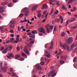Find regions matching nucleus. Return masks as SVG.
Here are the masks:
<instances>
[{"instance_id":"nucleus-27","label":"nucleus","mask_w":77,"mask_h":77,"mask_svg":"<svg viewBox=\"0 0 77 77\" xmlns=\"http://www.w3.org/2000/svg\"><path fill=\"white\" fill-rule=\"evenodd\" d=\"M60 18L61 19V24H62L63 23V19L62 18L63 17L61 16H60Z\"/></svg>"},{"instance_id":"nucleus-24","label":"nucleus","mask_w":77,"mask_h":77,"mask_svg":"<svg viewBox=\"0 0 77 77\" xmlns=\"http://www.w3.org/2000/svg\"><path fill=\"white\" fill-rule=\"evenodd\" d=\"M75 47V45H74V44H72L71 46L70 50H72V49H73V48H74V47Z\"/></svg>"},{"instance_id":"nucleus-43","label":"nucleus","mask_w":77,"mask_h":77,"mask_svg":"<svg viewBox=\"0 0 77 77\" xmlns=\"http://www.w3.org/2000/svg\"><path fill=\"white\" fill-rule=\"evenodd\" d=\"M20 61H23V60H24V58H21L20 59Z\"/></svg>"},{"instance_id":"nucleus-51","label":"nucleus","mask_w":77,"mask_h":77,"mask_svg":"<svg viewBox=\"0 0 77 77\" xmlns=\"http://www.w3.org/2000/svg\"><path fill=\"white\" fill-rule=\"evenodd\" d=\"M6 43H7V44H8V43H9V42H11V41L7 40L6 41Z\"/></svg>"},{"instance_id":"nucleus-6","label":"nucleus","mask_w":77,"mask_h":77,"mask_svg":"<svg viewBox=\"0 0 77 77\" xmlns=\"http://www.w3.org/2000/svg\"><path fill=\"white\" fill-rule=\"evenodd\" d=\"M38 30L39 32H41L42 33H45V30H44V29L43 28L41 27L40 29H38Z\"/></svg>"},{"instance_id":"nucleus-37","label":"nucleus","mask_w":77,"mask_h":77,"mask_svg":"<svg viewBox=\"0 0 77 77\" xmlns=\"http://www.w3.org/2000/svg\"><path fill=\"white\" fill-rule=\"evenodd\" d=\"M19 37H20V35H17V38H16V39H17V38H18V41H20V39H19Z\"/></svg>"},{"instance_id":"nucleus-1","label":"nucleus","mask_w":77,"mask_h":77,"mask_svg":"<svg viewBox=\"0 0 77 77\" xmlns=\"http://www.w3.org/2000/svg\"><path fill=\"white\" fill-rule=\"evenodd\" d=\"M56 75V73H55L54 70H52L51 72L48 74V77H50L51 75L52 77H54Z\"/></svg>"},{"instance_id":"nucleus-18","label":"nucleus","mask_w":77,"mask_h":77,"mask_svg":"<svg viewBox=\"0 0 77 77\" xmlns=\"http://www.w3.org/2000/svg\"><path fill=\"white\" fill-rule=\"evenodd\" d=\"M8 54L9 56H11V57H14V55H13V54L11 52H8Z\"/></svg>"},{"instance_id":"nucleus-34","label":"nucleus","mask_w":77,"mask_h":77,"mask_svg":"<svg viewBox=\"0 0 77 77\" xmlns=\"http://www.w3.org/2000/svg\"><path fill=\"white\" fill-rule=\"evenodd\" d=\"M37 16L38 17V18H40L41 16V13H38V14H37Z\"/></svg>"},{"instance_id":"nucleus-5","label":"nucleus","mask_w":77,"mask_h":77,"mask_svg":"<svg viewBox=\"0 0 77 77\" xmlns=\"http://www.w3.org/2000/svg\"><path fill=\"white\" fill-rule=\"evenodd\" d=\"M45 53H46V54H45V55L46 57H47L48 58H50V57L51 56L50 54V53H49V52H48V51H45Z\"/></svg>"},{"instance_id":"nucleus-26","label":"nucleus","mask_w":77,"mask_h":77,"mask_svg":"<svg viewBox=\"0 0 77 77\" xmlns=\"http://www.w3.org/2000/svg\"><path fill=\"white\" fill-rule=\"evenodd\" d=\"M8 3L7 2H5L2 3L1 5H7Z\"/></svg>"},{"instance_id":"nucleus-60","label":"nucleus","mask_w":77,"mask_h":77,"mask_svg":"<svg viewBox=\"0 0 77 77\" xmlns=\"http://www.w3.org/2000/svg\"><path fill=\"white\" fill-rule=\"evenodd\" d=\"M3 8L2 7H0V10H3Z\"/></svg>"},{"instance_id":"nucleus-50","label":"nucleus","mask_w":77,"mask_h":77,"mask_svg":"<svg viewBox=\"0 0 77 77\" xmlns=\"http://www.w3.org/2000/svg\"><path fill=\"white\" fill-rule=\"evenodd\" d=\"M17 0H13V2L14 3H17Z\"/></svg>"},{"instance_id":"nucleus-12","label":"nucleus","mask_w":77,"mask_h":77,"mask_svg":"<svg viewBox=\"0 0 77 77\" xmlns=\"http://www.w3.org/2000/svg\"><path fill=\"white\" fill-rule=\"evenodd\" d=\"M47 5L45 4H44L43 5V8H42V9H43L44 10V9H47Z\"/></svg>"},{"instance_id":"nucleus-47","label":"nucleus","mask_w":77,"mask_h":77,"mask_svg":"<svg viewBox=\"0 0 77 77\" xmlns=\"http://www.w3.org/2000/svg\"><path fill=\"white\" fill-rule=\"evenodd\" d=\"M45 62H47V60H48V59H47V58L45 57Z\"/></svg>"},{"instance_id":"nucleus-21","label":"nucleus","mask_w":77,"mask_h":77,"mask_svg":"<svg viewBox=\"0 0 77 77\" xmlns=\"http://www.w3.org/2000/svg\"><path fill=\"white\" fill-rule=\"evenodd\" d=\"M21 57V55H20L17 54L15 56V58L17 59H18V58H19V57Z\"/></svg>"},{"instance_id":"nucleus-8","label":"nucleus","mask_w":77,"mask_h":77,"mask_svg":"<svg viewBox=\"0 0 77 77\" xmlns=\"http://www.w3.org/2000/svg\"><path fill=\"white\" fill-rule=\"evenodd\" d=\"M36 68L38 70H39L40 71H42V69L41 66H39L38 65H37L36 66Z\"/></svg>"},{"instance_id":"nucleus-53","label":"nucleus","mask_w":77,"mask_h":77,"mask_svg":"<svg viewBox=\"0 0 77 77\" xmlns=\"http://www.w3.org/2000/svg\"><path fill=\"white\" fill-rule=\"evenodd\" d=\"M14 38H12L10 39V41H14Z\"/></svg>"},{"instance_id":"nucleus-32","label":"nucleus","mask_w":77,"mask_h":77,"mask_svg":"<svg viewBox=\"0 0 77 77\" xmlns=\"http://www.w3.org/2000/svg\"><path fill=\"white\" fill-rule=\"evenodd\" d=\"M60 64H62L64 63V61L63 60H61L60 61Z\"/></svg>"},{"instance_id":"nucleus-42","label":"nucleus","mask_w":77,"mask_h":77,"mask_svg":"<svg viewBox=\"0 0 77 77\" xmlns=\"http://www.w3.org/2000/svg\"><path fill=\"white\" fill-rule=\"evenodd\" d=\"M65 32H62L61 34V36H65Z\"/></svg>"},{"instance_id":"nucleus-40","label":"nucleus","mask_w":77,"mask_h":77,"mask_svg":"<svg viewBox=\"0 0 77 77\" xmlns=\"http://www.w3.org/2000/svg\"><path fill=\"white\" fill-rule=\"evenodd\" d=\"M4 48H4V47L2 46L1 48L0 49V51H3V50L4 49Z\"/></svg>"},{"instance_id":"nucleus-28","label":"nucleus","mask_w":77,"mask_h":77,"mask_svg":"<svg viewBox=\"0 0 77 77\" xmlns=\"http://www.w3.org/2000/svg\"><path fill=\"white\" fill-rule=\"evenodd\" d=\"M21 55L23 57H26V54L24 52L22 53Z\"/></svg>"},{"instance_id":"nucleus-15","label":"nucleus","mask_w":77,"mask_h":77,"mask_svg":"<svg viewBox=\"0 0 77 77\" xmlns=\"http://www.w3.org/2000/svg\"><path fill=\"white\" fill-rule=\"evenodd\" d=\"M29 14V11H27L24 14V15L25 17H27L28 16V15Z\"/></svg>"},{"instance_id":"nucleus-29","label":"nucleus","mask_w":77,"mask_h":77,"mask_svg":"<svg viewBox=\"0 0 77 77\" xmlns=\"http://www.w3.org/2000/svg\"><path fill=\"white\" fill-rule=\"evenodd\" d=\"M29 38H34V37H35V35L33 34H32L31 35L29 36Z\"/></svg>"},{"instance_id":"nucleus-31","label":"nucleus","mask_w":77,"mask_h":77,"mask_svg":"<svg viewBox=\"0 0 77 77\" xmlns=\"http://www.w3.org/2000/svg\"><path fill=\"white\" fill-rule=\"evenodd\" d=\"M49 29L51 30L53 29V26L51 25L49 26Z\"/></svg>"},{"instance_id":"nucleus-36","label":"nucleus","mask_w":77,"mask_h":77,"mask_svg":"<svg viewBox=\"0 0 77 77\" xmlns=\"http://www.w3.org/2000/svg\"><path fill=\"white\" fill-rule=\"evenodd\" d=\"M77 60V58L76 57H75L74 59H73V61L74 62H75Z\"/></svg>"},{"instance_id":"nucleus-59","label":"nucleus","mask_w":77,"mask_h":77,"mask_svg":"<svg viewBox=\"0 0 77 77\" xmlns=\"http://www.w3.org/2000/svg\"><path fill=\"white\" fill-rule=\"evenodd\" d=\"M31 32H28L27 35H31Z\"/></svg>"},{"instance_id":"nucleus-54","label":"nucleus","mask_w":77,"mask_h":77,"mask_svg":"<svg viewBox=\"0 0 77 77\" xmlns=\"http://www.w3.org/2000/svg\"><path fill=\"white\" fill-rule=\"evenodd\" d=\"M55 14H53V15L52 16V17L54 18V17H55Z\"/></svg>"},{"instance_id":"nucleus-63","label":"nucleus","mask_w":77,"mask_h":77,"mask_svg":"<svg viewBox=\"0 0 77 77\" xmlns=\"http://www.w3.org/2000/svg\"><path fill=\"white\" fill-rule=\"evenodd\" d=\"M18 31H20V26L18 27Z\"/></svg>"},{"instance_id":"nucleus-19","label":"nucleus","mask_w":77,"mask_h":77,"mask_svg":"<svg viewBox=\"0 0 77 77\" xmlns=\"http://www.w3.org/2000/svg\"><path fill=\"white\" fill-rule=\"evenodd\" d=\"M50 2H49V3L50 5H54V3H54V1H53L52 0H49Z\"/></svg>"},{"instance_id":"nucleus-35","label":"nucleus","mask_w":77,"mask_h":77,"mask_svg":"<svg viewBox=\"0 0 77 77\" xmlns=\"http://www.w3.org/2000/svg\"><path fill=\"white\" fill-rule=\"evenodd\" d=\"M8 7H12V3H10L8 5Z\"/></svg>"},{"instance_id":"nucleus-46","label":"nucleus","mask_w":77,"mask_h":77,"mask_svg":"<svg viewBox=\"0 0 77 77\" xmlns=\"http://www.w3.org/2000/svg\"><path fill=\"white\" fill-rule=\"evenodd\" d=\"M35 41H31V42L30 43L31 44H33L34 42Z\"/></svg>"},{"instance_id":"nucleus-20","label":"nucleus","mask_w":77,"mask_h":77,"mask_svg":"<svg viewBox=\"0 0 77 77\" xmlns=\"http://www.w3.org/2000/svg\"><path fill=\"white\" fill-rule=\"evenodd\" d=\"M65 47L66 49L67 50H69V47H68V45L66 44H64Z\"/></svg>"},{"instance_id":"nucleus-64","label":"nucleus","mask_w":77,"mask_h":77,"mask_svg":"<svg viewBox=\"0 0 77 77\" xmlns=\"http://www.w3.org/2000/svg\"><path fill=\"white\" fill-rule=\"evenodd\" d=\"M24 22H27V20L25 19L24 20Z\"/></svg>"},{"instance_id":"nucleus-13","label":"nucleus","mask_w":77,"mask_h":77,"mask_svg":"<svg viewBox=\"0 0 77 77\" xmlns=\"http://www.w3.org/2000/svg\"><path fill=\"white\" fill-rule=\"evenodd\" d=\"M60 46H61V47H62L63 48L64 50H66V48H65V45H63V44L62 43H60Z\"/></svg>"},{"instance_id":"nucleus-16","label":"nucleus","mask_w":77,"mask_h":77,"mask_svg":"<svg viewBox=\"0 0 77 77\" xmlns=\"http://www.w3.org/2000/svg\"><path fill=\"white\" fill-rule=\"evenodd\" d=\"M7 50H8V48H5L4 49V51H2V52L3 53H4V54H6L7 52Z\"/></svg>"},{"instance_id":"nucleus-11","label":"nucleus","mask_w":77,"mask_h":77,"mask_svg":"<svg viewBox=\"0 0 77 77\" xmlns=\"http://www.w3.org/2000/svg\"><path fill=\"white\" fill-rule=\"evenodd\" d=\"M18 41V38H16V41L14 40L13 42H12L13 44H15V43L17 44Z\"/></svg>"},{"instance_id":"nucleus-56","label":"nucleus","mask_w":77,"mask_h":77,"mask_svg":"<svg viewBox=\"0 0 77 77\" xmlns=\"http://www.w3.org/2000/svg\"><path fill=\"white\" fill-rule=\"evenodd\" d=\"M77 26H74L73 28H72V29H75V28H77Z\"/></svg>"},{"instance_id":"nucleus-58","label":"nucleus","mask_w":77,"mask_h":77,"mask_svg":"<svg viewBox=\"0 0 77 77\" xmlns=\"http://www.w3.org/2000/svg\"><path fill=\"white\" fill-rule=\"evenodd\" d=\"M56 29H57L56 26H55L54 28V31H55L56 30Z\"/></svg>"},{"instance_id":"nucleus-30","label":"nucleus","mask_w":77,"mask_h":77,"mask_svg":"<svg viewBox=\"0 0 77 77\" xmlns=\"http://www.w3.org/2000/svg\"><path fill=\"white\" fill-rule=\"evenodd\" d=\"M24 15V14H20L19 17H20V18H21V17H23V16Z\"/></svg>"},{"instance_id":"nucleus-33","label":"nucleus","mask_w":77,"mask_h":77,"mask_svg":"<svg viewBox=\"0 0 77 77\" xmlns=\"http://www.w3.org/2000/svg\"><path fill=\"white\" fill-rule=\"evenodd\" d=\"M46 30L47 33H50V29H48V28H47Z\"/></svg>"},{"instance_id":"nucleus-38","label":"nucleus","mask_w":77,"mask_h":77,"mask_svg":"<svg viewBox=\"0 0 77 77\" xmlns=\"http://www.w3.org/2000/svg\"><path fill=\"white\" fill-rule=\"evenodd\" d=\"M55 22H59L60 21V19H56L55 20Z\"/></svg>"},{"instance_id":"nucleus-49","label":"nucleus","mask_w":77,"mask_h":77,"mask_svg":"<svg viewBox=\"0 0 77 77\" xmlns=\"http://www.w3.org/2000/svg\"><path fill=\"white\" fill-rule=\"evenodd\" d=\"M62 53H63V51H62L61 52H59L58 53V55H60V54H61Z\"/></svg>"},{"instance_id":"nucleus-10","label":"nucleus","mask_w":77,"mask_h":77,"mask_svg":"<svg viewBox=\"0 0 77 77\" xmlns=\"http://www.w3.org/2000/svg\"><path fill=\"white\" fill-rule=\"evenodd\" d=\"M0 30H1V32L2 33H4L5 30H4V27H3V26H0Z\"/></svg>"},{"instance_id":"nucleus-62","label":"nucleus","mask_w":77,"mask_h":77,"mask_svg":"<svg viewBox=\"0 0 77 77\" xmlns=\"http://www.w3.org/2000/svg\"><path fill=\"white\" fill-rule=\"evenodd\" d=\"M48 26H49V24L47 25L46 26V28H47H47H48Z\"/></svg>"},{"instance_id":"nucleus-41","label":"nucleus","mask_w":77,"mask_h":77,"mask_svg":"<svg viewBox=\"0 0 77 77\" xmlns=\"http://www.w3.org/2000/svg\"><path fill=\"white\" fill-rule=\"evenodd\" d=\"M41 63V65H44V62H43V61H42L40 63Z\"/></svg>"},{"instance_id":"nucleus-3","label":"nucleus","mask_w":77,"mask_h":77,"mask_svg":"<svg viewBox=\"0 0 77 77\" xmlns=\"http://www.w3.org/2000/svg\"><path fill=\"white\" fill-rule=\"evenodd\" d=\"M75 20V18H73L70 20H67L66 22V26L69 22H73Z\"/></svg>"},{"instance_id":"nucleus-25","label":"nucleus","mask_w":77,"mask_h":77,"mask_svg":"<svg viewBox=\"0 0 77 77\" xmlns=\"http://www.w3.org/2000/svg\"><path fill=\"white\" fill-rule=\"evenodd\" d=\"M62 9L63 10H66V8L65 7V5H64L63 4L62 7Z\"/></svg>"},{"instance_id":"nucleus-55","label":"nucleus","mask_w":77,"mask_h":77,"mask_svg":"<svg viewBox=\"0 0 77 77\" xmlns=\"http://www.w3.org/2000/svg\"><path fill=\"white\" fill-rule=\"evenodd\" d=\"M73 9L74 11H74H75L76 10V8L75 7H73Z\"/></svg>"},{"instance_id":"nucleus-17","label":"nucleus","mask_w":77,"mask_h":77,"mask_svg":"<svg viewBox=\"0 0 77 77\" xmlns=\"http://www.w3.org/2000/svg\"><path fill=\"white\" fill-rule=\"evenodd\" d=\"M32 34H37L38 33V31L36 30H34L32 32Z\"/></svg>"},{"instance_id":"nucleus-39","label":"nucleus","mask_w":77,"mask_h":77,"mask_svg":"<svg viewBox=\"0 0 77 77\" xmlns=\"http://www.w3.org/2000/svg\"><path fill=\"white\" fill-rule=\"evenodd\" d=\"M12 76H14V77H16L17 76V74L15 73H13Z\"/></svg>"},{"instance_id":"nucleus-7","label":"nucleus","mask_w":77,"mask_h":77,"mask_svg":"<svg viewBox=\"0 0 77 77\" xmlns=\"http://www.w3.org/2000/svg\"><path fill=\"white\" fill-rule=\"evenodd\" d=\"M27 46H25V49L23 50V51L27 54H29V51L27 50Z\"/></svg>"},{"instance_id":"nucleus-57","label":"nucleus","mask_w":77,"mask_h":77,"mask_svg":"<svg viewBox=\"0 0 77 77\" xmlns=\"http://www.w3.org/2000/svg\"><path fill=\"white\" fill-rule=\"evenodd\" d=\"M3 63L2 62H0V66H2V64Z\"/></svg>"},{"instance_id":"nucleus-14","label":"nucleus","mask_w":77,"mask_h":77,"mask_svg":"<svg viewBox=\"0 0 77 77\" xmlns=\"http://www.w3.org/2000/svg\"><path fill=\"white\" fill-rule=\"evenodd\" d=\"M1 69H2V70H3V71H5V72H6V69H7V67H2L1 68Z\"/></svg>"},{"instance_id":"nucleus-61","label":"nucleus","mask_w":77,"mask_h":77,"mask_svg":"<svg viewBox=\"0 0 77 77\" xmlns=\"http://www.w3.org/2000/svg\"><path fill=\"white\" fill-rule=\"evenodd\" d=\"M58 14V10H57L56 12L55 13V14Z\"/></svg>"},{"instance_id":"nucleus-52","label":"nucleus","mask_w":77,"mask_h":77,"mask_svg":"<svg viewBox=\"0 0 77 77\" xmlns=\"http://www.w3.org/2000/svg\"><path fill=\"white\" fill-rule=\"evenodd\" d=\"M9 32L11 33H13L14 32V31H13L12 29H11L9 30Z\"/></svg>"},{"instance_id":"nucleus-45","label":"nucleus","mask_w":77,"mask_h":77,"mask_svg":"<svg viewBox=\"0 0 77 77\" xmlns=\"http://www.w3.org/2000/svg\"><path fill=\"white\" fill-rule=\"evenodd\" d=\"M54 11V10L52 8V9L51 11V13L50 14V15H51L53 14V11Z\"/></svg>"},{"instance_id":"nucleus-44","label":"nucleus","mask_w":77,"mask_h":77,"mask_svg":"<svg viewBox=\"0 0 77 77\" xmlns=\"http://www.w3.org/2000/svg\"><path fill=\"white\" fill-rule=\"evenodd\" d=\"M7 48V50H8V48H9L10 49H12V46H8V47Z\"/></svg>"},{"instance_id":"nucleus-9","label":"nucleus","mask_w":77,"mask_h":77,"mask_svg":"<svg viewBox=\"0 0 77 77\" xmlns=\"http://www.w3.org/2000/svg\"><path fill=\"white\" fill-rule=\"evenodd\" d=\"M28 8H25L22 10L21 12H27V11H28Z\"/></svg>"},{"instance_id":"nucleus-4","label":"nucleus","mask_w":77,"mask_h":77,"mask_svg":"<svg viewBox=\"0 0 77 77\" xmlns=\"http://www.w3.org/2000/svg\"><path fill=\"white\" fill-rule=\"evenodd\" d=\"M72 41H73L72 38V37H69L68 38V40L66 41V44H69V43L72 42Z\"/></svg>"},{"instance_id":"nucleus-23","label":"nucleus","mask_w":77,"mask_h":77,"mask_svg":"<svg viewBox=\"0 0 77 77\" xmlns=\"http://www.w3.org/2000/svg\"><path fill=\"white\" fill-rule=\"evenodd\" d=\"M38 7V5H35L32 9V11H34L35 9H36Z\"/></svg>"},{"instance_id":"nucleus-2","label":"nucleus","mask_w":77,"mask_h":77,"mask_svg":"<svg viewBox=\"0 0 77 77\" xmlns=\"http://www.w3.org/2000/svg\"><path fill=\"white\" fill-rule=\"evenodd\" d=\"M11 24L10 25V27L12 29H14V24L16 23V21L15 20L11 21L10 22Z\"/></svg>"},{"instance_id":"nucleus-22","label":"nucleus","mask_w":77,"mask_h":77,"mask_svg":"<svg viewBox=\"0 0 77 77\" xmlns=\"http://www.w3.org/2000/svg\"><path fill=\"white\" fill-rule=\"evenodd\" d=\"M54 44V42H51V45L50 47V48L51 49H52V48H53V44Z\"/></svg>"},{"instance_id":"nucleus-48","label":"nucleus","mask_w":77,"mask_h":77,"mask_svg":"<svg viewBox=\"0 0 77 77\" xmlns=\"http://www.w3.org/2000/svg\"><path fill=\"white\" fill-rule=\"evenodd\" d=\"M17 49L18 51H19L20 50V47L19 46H17Z\"/></svg>"}]
</instances>
